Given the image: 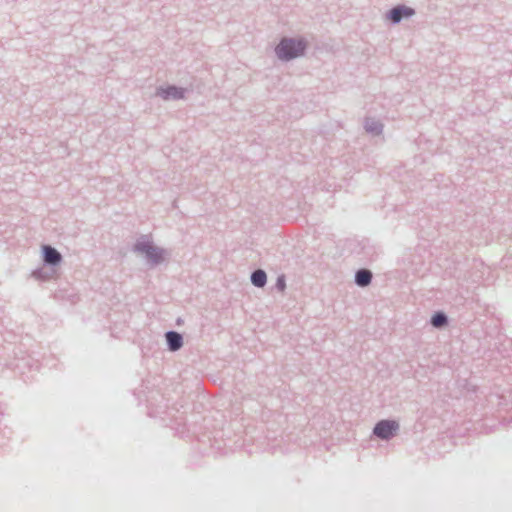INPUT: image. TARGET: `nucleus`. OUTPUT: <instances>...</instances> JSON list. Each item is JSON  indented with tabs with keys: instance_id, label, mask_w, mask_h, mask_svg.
<instances>
[{
	"instance_id": "13",
	"label": "nucleus",
	"mask_w": 512,
	"mask_h": 512,
	"mask_svg": "<svg viewBox=\"0 0 512 512\" xmlns=\"http://www.w3.org/2000/svg\"><path fill=\"white\" fill-rule=\"evenodd\" d=\"M275 288L280 291V292H283L286 288V278H285V275H279L276 279V283H275Z\"/></svg>"
},
{
	"instance_id": "3",
	"label": "nucleus",
	"mask_w": 512,
	"mask_h": 512,
	"mask_svg": "<svg viewBox=\"0 0 512 512\" xmlns=\"http://www.w3.org/2000/svg\"><path fill=\"white\" fill-rule=\"evenodd\" d=\"M400 429L398 421L394 419L379 420L374 428L373 435L383 441H389L394 438Z\"/></svg>"
},
{
	"instance_id": "1",
	"label": "nucleus",
	"mask_w": 512,
	"mask_h": 512,
	"mask_svg": "<svg viewBox=\"0 0 512 512\" xmlns=\"http://www.w3.org/2000/svg\"><path fill=\"white\" fill-rule=\"evenodd\" d=\"M308 47V42L302 37H282L276 45L274 51L277 58L281 61H291L304 56Z\"/></svg>"
},
{
	"instance_id": "12",
	"label": "nucleus",
	"mask_w": 512,
	"mask_h": 512,
	"mask_svg": "<svg viewBox=\"0 0 512 512\" xmlns=\"http://www.w3.org/2000/svg\"><path fill=\"white\" fill-rule=\"evenodd\" d=\"M54 275V269L53 268H38V269H35L33 272H32V276L37 279V280H41V281H46V280H49L53 277Z\"/></svg>"
},
{
	"instance_id": "10",
	"label": "nucleus",
	"mask_w": 512,
	"mask_h": 512,
	"mask_svg": "<svg viewBox=\"0 0 512 512\" xmlns=\"http://www.w3.org/2000/svg\"><path fill=\"white\" fill-rule=\"evenodd\" d=\"M448 323H449V318H448L447 314L443 311L434 312L430 318V324L434 328H438V329L444 328L448 325Z\"/></svg>"
},
{
	"instance_id": "4",
	"label": "nucleus",
	"mask_w": 512,
	"mask_h": 512,
	"mask_svg": "<svg viewBox=\"0 0 512 512\" xmlns=\"http://www.w3.org/2000/svg\"><path fill=\"white\" fill-rule=\"evenodd\" d=\"M413 15H415V10L412 7L400 4L387 11L386 19L395 25L400 23L403 19H408Z\"/></svg>"
},
{
	"instance_id": "9",
	"label": "nucleus",
	"mask_w": 512,
	"mask_h": 512,
	"mask_svg": "<svg viewBox=\"0 0 512 512\" xmlns=\"http://www.w3.org/2000/svg\"><path fill=\"white\" fill-rule=\"evenodd\" d=\"M364 128L366 132L372 136H379L383 132L384 125L380 120L372 117H366L364 121Z\"/></svg>"
},
{
	"instance_id": "8",
	"label": "nucleus",
	"mask_w": 512,
	"mask_h": 512,
	"mask_svg": "<svg viewBox=\"0 0 512 512\" xmlns=\"http://www.w3.org/2000/svg\"><path fill=\"white\" fill-rule=\"evenodd\" d=\"M373 274L369 269L361 268L355 272L354 282L358 287L364 288L372 282Z\"/></svg>"
},
{
	"instance_id": "5",
	"label": "nucleus",
	"mask_w": 512,
	"mask_h": 512,
	"mask_svg": "<svg viewBox=\"0 0 512 512\" xmlns=\"http://www.w3.org/2000/svg\"><path fill=\"white\" fill-rule=\"evenodd\" d=\"M41 252L42 262L46 267L54 268L58 266L63 260L61 253L49 244L42 245Z\"/></svg>"
},
{
	"instance_id": "2",
	"label": "nucleus",
	"mask_w": 512,
	"mask_h": 512,
	"mask_svg": "<svg viewBox=\"0 0 512 512\" xmlns=\"http://www.w3.org/2000/svg\"><path fill=\"white\" fill-rule=\"evenodd\" d=\"M132 251L144 255L150 267H156L164 262L166 250L154 245L148 235L140 236L132 247Z\"/></svg>"
},
{
	"instance_id": "11",
	"label": "nucleus",
	"mask_w": 512,
	"mask_h": 512,
	"mask_svg": "<svg viewBox=\"0 0 512 512\" xmlns=\"http://www.w3.org/2000/svg\"><path fill=\"white\" fill-rule=\"evenodd\" d=\"M252 285L263 288L267 283V274L263 269H256L250 275Z\"/></svg>"
},
{
	"instance_id": "7",
	"label": "nucleus",
	"mask_w": 512,
	"mask_h": 512,
	"mask_svg": "<svg viewBox=\"0 0 512 512\" xmlns=\"http://www.w3.org/2000/svg\"><path fill=\"white\" fill-rule=\"evenodd\" d=\"M167 349L170 352L179 351L184 344L183 335L175 330H169L165 333Z\"/></svg>"
},
{
	"instance_id": "6",
	"label": "nucleus",
	"mask_w": 512,
	"mask_h": 512,
	"mask_svg": "<svg viewBox=\"0 0 512 512\" xmlns=\"http://www.w3.org/2000/svg\"><path fill=\"white\" fill-rule=\"evenodd\" d=\"M186 89L176 85L160 86L156 90V95L163 100H180L185 97Z\"/></svg>"
}]
</instances>
